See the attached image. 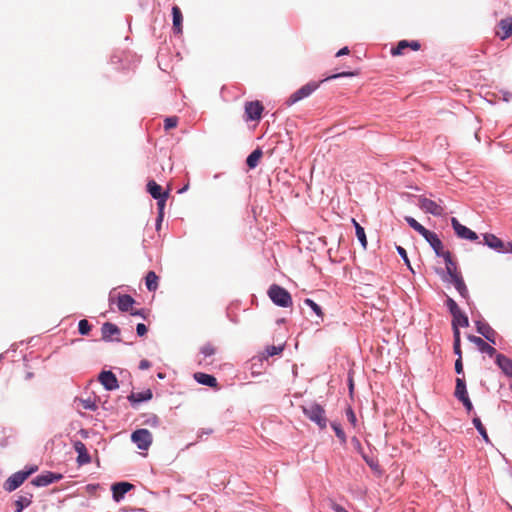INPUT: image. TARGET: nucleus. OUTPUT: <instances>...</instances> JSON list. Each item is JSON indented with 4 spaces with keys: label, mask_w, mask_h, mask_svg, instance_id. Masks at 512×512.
<instances>
[{
    "label": "nucleus",
    "mask_w": 512,
    "mask_h": 512,
    "mask_svg": "<svg viewBox=\"0 0 512 512\" xmlns=\"http://www.w3.org/2000/svg\"><path fill=\"white\" fill-rule=\"evenodd\" d=\"M38 469L37 466H31L27 470H20L13 473L8 479L4 482L3 488L7 492H12L20 487L24 481Z\"/></svg>",
    "instance_id": "f257e3e1"
},
{
    "label": "nucleus",
    "mask_w": 512,
    "mask_h": 512,
    "mask_svg": "<svg viewBox=\"0 0 512 512\" xmlns=\"http://www.w3.org/2000/svg\"><path fill=\"white\" fill-rule=\"evenodd\" d=\"M172 18H173V30L175 33L180 34L182 32V21L183 16L178 6L172 7Z\"/></svg>",
    "instance_id": "bb28decb"
},
{
    "label": "nucleus",
    "mask_w": 512,
    "mask_h": 512,
    "mask_svg": "<svg viewBox=\"0 0 512 512\" xmlns=\"http://www.w3.org/2000/svg\"><path fill=\"white\" fill-rule=\"evenodd\" d=\"M74 449L77 452V463L85 465L91 462V457L87 451L85 444L81 441L74 443Z\"/></svg>",
    "instance_id": "aec40b11"
},
{
    "label": "nucleus",
    "mask_w": 512,
    "mask_h": 512,
    "mask_svg": "<svg viewBox=\"0 0 512 512\" xmlns=\"http://www.w3.org/2000/svg\"><path fill=\"white\" fill-rule=\"evenodd\" d=\"M83 407L90 411H95L97 409V405L95 401L91 399H86L82 401Z\"/></svg>",
    "instance_id": "49530a36"
},
{
    "label": "nucleus",
    "mask_w": 512,
    "mask_h": 512,
    "mask_svg": "<svg viewBox=\"0 0 512 512\" xmlns=\"http://www.w3.org/2000/svg\"><path fill=\"white\" fill-rule=\"evenodd\" d=\"M476 330L481 334L488 342L496 344V331L486 322L482 320L475 321Z\"/></svg>",
    "instance_id": "f8f14e48"
},
{
    "label": "nucleus",
    "mask_w": 512,
    "mask_h": 512,
    "mask_svg": "<svg viewBox=\"0 0 512 512\" xmlns=\"http://www.w3.org/2000/svg\"><path fill=\"white\" fill-rule=\"evenodd\" d=\"M33 494L27 490H21L17 499L15 500V512H22L25 508L32 503Z\"/></svg>",
    "instance_id": "f3484780"
},
{
    "label": "nucleus",
    "mask_w": 512,
    "mask_h": 512,
    "mask_svg": "<svg viewBox=\"0 0 512 512\" xmlns=\"http://www.w3.org/2000/svg\"><path fill=\"white\" fill-rule=\"evenodd\" d=\"M132 442L140 450H148L152 444V434L145 428L137 429L131 434Z\"/></svg>",
    "instance_id": "39448f33"
},
{
    "label": "nucleus",
    "mask_w": 512,
    "mask_h": 512,
    "mask_svg": "<svg viewBox=\"0 0 512 512\" xmlns=\"http://www.w3.org/2000/svg\"><path fill=\"white\" fill-rule=\"evenodd\" d=\"M353 225L355 227V233L358 241L360 242L361 246L366 249L367 247V238L365 234L364 228L355 220L352 219Z\"/></svg>",
    "instance_id": "2f4dec72"
},
{
    "label": "nucleus",
    "mask_w": 512,
    "mask_h": 512,
    "mask_svg": "<svg viewBox=\"0 0 512 512\" xmlns=\"http://www.w3.org/2000/svg\"><path fill=\"white\" fill-rule=\"evenodd\" d=\"M99 382L103 385L105 390L113 391L119 388V382L116 375L109 370H103L99 374Z\"/></svg>",
    "instance_id": "9d476101"
},
{
    "label": "nucleus",
    "mask_w": 512,
    "mask_h": 512,
    "mask_svg": "<svg viewBox=\"0 0 512 512\" xmlns=\"http://www.w3.org/2000/svg\"><path fill=\"white\" fill-rule=\"evenodd\" d=\"M404 220L412 229L418 232L422 237H424L430 231L411 216H405Z\"/></svg>",
    "instance_id": "c85d7f7f"
},
{
    "label": "nucleus",
    "mask_w": 512,
    "mask_h": 512,
    "mask_svg": "<svg viewBox=\"0 0 512 512\" xmlns=\"http://www.w3.org/2000/svg\"><path fill=\"white\" fill-rule=\"evenodd\" d=\"M349 53V49L348 47H343L341 48L337 53H336V56L337 57H340V56H343V55H347Z\"/></svg>",
    "instance_id": "052dcab7"
},
{
    "label": "nucleus",
    "mask_w": 512,
    "mask_h": 512,
    "mask_svg": "<svg viewBox=\"0 0 512 512\" xmlns=\"http://www.w3.org/2000/svg\"><path fill=\"white\" fill-rule=\"evenodd\" d=\"M177 123H178V118L173 116V117H167L165 120H164V128L166 130H169V129H172V128H175L177 126Z\"/></svg>",
    "instance_id": "37998d69"
},
{
    "label": "nucleus",
    "mask_w": 512,
    "mask_h": 512,
    "mask_svg": "<svg viewBox=\"0 0 512 512\" xmlns=\"http://www.w3.org/2000/svg\"><path fill=\"white\" fill-rule=\"evenodd\" d=\"M153 397V393L150 389H147L142 392L134 393L132 392L130 395H128L127 399L130 402V404L135 407L137 404L141 402H147L151 400Z\"/></svg>",
    "instance_id": "412c9836"
},
{
    "label": "nucleus",
    "mask_w": 512,
    "mask_h": 512,
    "mask_svg": "<svg viewBox=\"0 0 512 512\" xmlns=\"http://www.w3.org/2000/svg\"><path fill=\"white\" fill-rule=\"evenodd\" d=\"M351 443H352L353 447L355 448V450L358 453H360L361 455L364 454L361 442H360V440L357 437H355V436L352 437L351 438Z\"/></svg>",
    "instance_id": "de8ad7c7"
},
{
    "label": "nucleus",
    "mask_w": 512,
    "mask_h": 512,
    "mask_svg": "<svg viewBox=\"0 0 512 512\" xmlns=\"http://www.w3.org/2000/svg\"><path fill=\"white\" fill-rule=\"evenodd\" d=\"M467 339L475 344L479 351L482 353L487 354L490 357H494L497 353L496 349L492 347L490 344L485 342L481 337L475 336V335H468Z\"/></svg>",
    "instance_id": "4468645a"
},
{
    "label": "nucleus",
    "mask_w": 512,
    "mask_h": 512,
    "mask_svg": "<svg viewBox=\"0 0 512 512\" xmlns=\"http://www.w3.org/2000/svg\"><path fill=\"white\" fill-rule=\"evenodd\" d=\"M60 479H62L61 474L47 471L43 474L37 475L32 480L31 484L35 487H45L59 481Z\"/></svg>",
    "instance_id": "1a4fd4ad"
},
{
    "label": "nucleus",
    "mask_w": 512,
    "mask_h": 512,
    "mask_svg": "<svg viewBox=\"0 0 512 512\" xmlns=\"http://www.w3.org/2000/svg\"><path fill=\"white\" fill-rule=\"evenodd\" d=\"M102 339L106 342L113 341L114 335L120 334V329L116 324L105 322L101 327Z\"/></svg>",
    "instance_id": "4be33fe9"
},
{
    "label": "nucleus",
    "mask_w": 512,
    "mask_h": 512,
    "mask_svg": "<svg viewBox=\"0 0 512 512\" xmlns=\"http://www.w3.org/2000/svg\"><path fill=\"white\" fill-rule=\"evenodd\" d=\"M133 488V485L129 482H117L111 486L112 497L115 502H120L125 494Z\"/></svg>",
    "instance_id": "2eb2a0df"
},
{
    "label": "nucleus",
    "mask_w": 512,
    "mask_h": 512,
    "mask_svg": "<svg viewBox=\"0 0 512 512\" xmlns=\"http://www.w3.org/2000/svg\"><path fill=\"white\" fill-rule=\"evenodd\" d=\"M334 512H348L343 506L335 504L333 506Z\"/></svg>",
    "instance_id": "680f3d73"
},
{
    "label": "nucleus",
    "mask_w": 512,
    "mask_h": 512,
    "mask_svg": "<svg viewBox=\"0 0 512 512\" xmlns=\"http://www.w3.org/2000/svg\"><path fill=\"white\" fill-rule=\"evenodd\" d=\"M158 276L154 271H149L145 277L146 288L150 292H154L158 289Z\"/></svg>",
    "instance_id": "c756f323"
},
{
    "label": "nucleus",
    "mask_w": 512,
    "mask_h": 512,
    "mask_svg": "<svg viewBox=\"0 0 512 512\" xmlns=\"http://www.w3.org/2000/svg\"><path fill=\"white\" fill-rule=\"evenodd\" d=\"M194 379L201 385H205L208 387H217V379L210 374H206L203 372H197L194 374Z\"/></svg>",
    "instance_id": "393cba45"
},
{
    "label": "nucleus",
    "mask_w": 512,
    "mask_h": 512,
    "mask_svg": "<svg viewBox=\"0 0 512 512\" xmlns=\"http://www.w3.org/2000/svg\"><path fill=\"white\" fill-rule=\"evenodd\" d=\"M406 48L417 51L420 49V43L418 41L401 40L395 48H392L391 53L392 55H401Z\"/></svg>",
    "instance_id": "5701e85b"
},
{
    "label": "nucleus",
    "mask_w": 512,
    "mask_h": 512,
    "mask_svg": "<svg viewBox=\"0 0 512 512\" xmlns=\"http://www.w3.org/2000/svg\"><path fill=\"white\" fill-rule=\"evenodd\" d=\"M143 417L145 418V420L143 421V424L145 425L156 428L160 424V420L156 414H144Z\"/></svg>",
    "instance_id": "e433bc0d"
},
{
    "label": "nucleus",
    "mask_w": 512,
    "mask_h": 512,
    "mask_svg": "<svg viewBox=\"0 0 512 512\" xmlns=\"http://www.w3.org/2000/svg\"><path fill=\"white\" fill-rule=\"evenodd\" d=\"M440 257H442L446 263V276L444 278L450 279L453 275H459L456 271V263L453 261L449 251L444 252Z\"/></svg>",
    "instance_id": "b1692460"
},
{
    "label": "nucleus",
    "mask_w": 512,
    "mask_h": 512,
    "mask_svg": "<svg viewBox=\"0 0 512 512\" xmlns=\"http://www.w3.org/2000/svg\"><path fill=\"white\" fill-rule=\"evenodd\" d=\"M131 315L144 317V310L141 309V310L132 311Z\"/></svg>",
    "instance_id": "0e129e2a"
},
{
    "label": "nucleus",
    "mask_w": 512,
    "mask_h": 512,
    "mask_svg": "<svg viewBox=\"0 0 512 512\" xmlns=\"http://www.w3.org/2000/svg\"><path fill=\"white\" fill-rule=\"evenodd\" d=\"M282 351H283V346L282 345H278V346L271 345V346H268L266 348V357H272V356L278 355Z\"/></svg>",
    "instance_id": "79ce46f5"
},
{
    "label": "nucleus",
    "mask_w": 512,
    "mask_h": 512,
    "mask_svg": "<svg viewBox=\"0 0 512 512\" xmlns=\"http://www.w3.org/2000/svg\"><path fill=\"white\" fill-rule=\"evenodd\" d=\"M134 303V298L128 294L119 295L117 298V306L121 312L129 311Z\"/></svg>",
    "instance_id": "a878e982"
},
{
    "label": "nucleus",
    "mask_w": 512,
    "mask_h": 512,
    "mask_svg": "<svg viewBox=\"0 0 512 512\" xmlns=\"http://www.w3.org/2000/svg\"><path fill=\"white\" fill-rule=\"evenodd\" d=\"M499 27L502 30L500 34L501 39H506L512 34V16L502 19L499 22Z\"/></svg>",
    "instance_id": "cd10ccee"
},
{
    "label": "nucleus",
    "mask_w": 512,
    "mask_h": 512,
    "mask_svg": "<svg viewBox=\"0 0 512 512\" xmlns=\"http://www.w3.org/2000/svg\"><path fill=\"white\" fill-rule=\"evenodd\" d=\"M32 377H33V373H32V372H28V373L26 374V377H25V378L28 380V379H31Z\"/></svg>",
    "instance_id": "338daca9"
},
{
    "label": "nucleus",
    "mask_w": 512,
    "mask_h": 512,
    "mask_svg": "<svg viewBox=\"0 0 512 512\" xmlns=\"http://www.w3.org/2000/svg\"><path fill=\"white\" fill-rule=\"evenodd\" d=\"M446 306L452 317H456V314L461 311L457 303L450 297H448L446 300Z\"/></svg>",
    "instance_id": "ea45409f"
},
{
    "label": "nucleus",
    "mask_w": 512,
    "mask_h": 512,
    "mask_svg": "<svg viewBox=\"0 0 512 512\" xmlns=\"http://www.w3.org/2000/svg\"><path fill=\"white\" fill-rule=\"evenodd\" d=\"M473 425L474 427L476 428V430L478 431V433L481 435L482 439L486 442V443H489L490 440H489V437H488V434H487V431L484 427V425L482 424L480 418L478 417H475L473 418Z\"/></svg>",
    "instance_id": "72a5a7b5"
},
{
    "label": "nucleus",
    "mask_w": 512,
    "mask_h": 512,
    "mask_svg": "<svg viewBox=\"0 0 512 512\" xmlns=\"http://www.w3.org/2000/svg\"><path fill=\"white\" fill-rule=\"evenodd\" d=\"M455 372L460 375V374H463V363H462V357L461 358H457V360L455 361Z\"/></svg>",
    "instance_id": "603ef678"
},
{
    "label": "nucleus",
    "mask_w": 512,
    "mask_h": 512,
    "mask_svg": "<svg viewBox=\"0 0 512 512\" xmlns=\"http://www.w3.org/2000/svg\"><path fill=\"white\" fill-rule=\"evenodd\" d=\"M423 238L429 243L437 257H440L445 252L443 250V243L436 233L429 231Z\"/></svg>",
    "instance_id": "a211bd4d"
},
{
    "label": "nucleus",
    "mask_w": 512,
    "mask_h": 512,
    "mask_svg": "<svg viewBox=\"0 0 512 512\" xmlns=\"http://www.w3.org/2000/svg\"><path fill=\"white\" fill-rule=\"evenodd\" d=\"M150 367H151V363H150V361H148L146 359L141 360L140 363H139V369L140 370H146V369H148Z\"/></svg>",
    "instance_id": "bf43d9fd"
},
{
    "label": "nucleus",
    "mask_w": 512,
    "mask_h": 512,
    "mask_svg": "<svg viewBox=\"0 0 512 512\" xmlns=\"http://www.w3.org/2000/svg\"><path fill=\"white\" fill-rule=\"evenodd\" d=\"M494 357L495 363L502 370V372L508 377H512V360L500 353H496Z\"/></svg>",
    "instance_id": "6ab92c4d"
},
{
    "label": "nucleus",
    "mask_w": 512,
    "mask_h": 512,
    "mask_svg": "<svg viewBox=\"0 0 512 512\" xmlns=\"http://www.w3.org/2000/svg\"><path fill=\"white\" fill-rule=\"evenodd\" d=\"M91 330V325L86 319H82L78 323V331L81 335H87Z\"/></svg>",
    "instance_id": "a19ab883"
},
{
    "label": "nucleus",
    "mask_w": 512,
    "mask_h": 512,
    "mask_svg": "<svg viewBox=\"0 0 512 512\" xmlns=\"http://www.w3.org/2000/svg\"><path fill=\"white\" fill-rule=\"evenodd\" d=\"M460 343H461V341H454V343H453V350H454V353H455L459 358H461V357H462V352H461V346H460Z\"/></svg>",
    "instance_id": "5fc2aeb1"
},
{
    "label": "nucleus",
    "mask_w": 512,
    "mask_h": 512,
    "mask_svg": "<svg viewBox=\"0 0 512 512\" xmlns=\"http://www.w3.org/2000/svg\"><path fill=\"white\" fill-rule=\"evenodd\" d=\"M484 244L498 253L505 254L506 243L494 234L486 233L483 235Z\"/></svg>",
    "instance_id": "ddd939ff"
},
{
    "label": "nucleus",
    "mask_w": 512,
    "mask_h": 512,
    "mask_svg": "<svg viewBox=\"0 0 512 512\" xmlns=\"http://www.w3.org/2000/svg\"><path fill=\"white\" fill-rule=\"evenodd\" d=\"M364 461L366 462V464L371 468V469H377L378 468V463L376 461H374L372 458H369L367 455L363 454L362 455Z\"/></svg>",
    "instance_id": "09e8293b"
},
{
    "label": "nucleus",
    "mask_w": 512,
    "mask_h": 512,
    "mask_svg": "<svg viewBox=\"0 0 512 512\" xmlns=\"http://www.w3.org/2000/svg\"><path fill=\"white\" fill-rule=\"evenodd\" d=\"M110 60H111V63H113V64L121 62V58L119 56H117L116 54L112 55Z\"/></svg>",
    "instance_id": "e2e57ef3"
},
{
    "label": "nucleus",
    "mask_w": 512,
    "mask_h": 512,
    "mask_svg": "<svg viewBox=\"0 0 512 512\" xmlns=\"http://www.w3.org/2000/svg\"><path fill=\"white\" fill-rule=\"evenodd\" d=\"M263 106L259 101H251L245 104V116L247 121H256L261 118Z\"/></svg>",
    "instance_id": "9b49d317"
},
{
    "label": "nucleus",
    "mask_w": 512,
    "mask_h": 512,
    "mask_svg": "<svg viewBox=\"0 0 512 512\" xmlns=\"http://www.w3.org/2000/svg\"><path fill=\"white\" fill-rule=\"evenodd\" d=\"M454 341H461L459 326L452 324Z\"/></svg>",
    "instance_id": "13d9d810"
},
{
    "label": "nucleus",
    "mask_w": 512,
    "mask_h": 512,
    "mask_svg": "<svg viewBox=\"0 0 512 512\" xmlns=\"http://www.w3.org/2000/svg\"><path fill=\"white\" fill-rule=\"evenodd\" d=\"M452 324H455L456 326L459 327H468L469 320L468 317L462 311H460L456 314V317H453Z\"/></svg>",
    "instance_id": "c9c22d12"
},
{
    "label": "nucleus",
    "mask_w": 512,
    "mask_h": 512,
    "mask_svg": "<svg viewBox=\"0 0 512 512\" xmlns=\"http://www.w3.org/2000/svg\"><path fill=\"white\" fill-rule=\"evenodd\" d=\"M262 157V151L261 149L257 148L255 149L254 151H252L247 159H246V164L247 166L250 168V169H254L257 165H258V162L260 160V158Z\"/></svg>",
    "instance_id": "473e14b6"
},
{
    "label": "nucleus",
    "mask_w": 512,
    "mask_h": 512,
    "mask_svg": "<svg viewBox=\"0 0 512 512\" xmlns=\"http://www.w3.org/2000/svg\"><path fill=\"white\" fill-rule=\"evenodd\" d=\"M506 253H511L512 254V242H507L506 243V250H505V254Z\"/></svg>",
    "instance_id": "69168bd1"
},
{
    "label": "nucleus",
    "mask_w": 512,
    "mask_h": 512,
    "mask_svg": "<svg viewBox=\"0 0 512 512\" xmlns=\"http://www.w3.org/2000/svg\"><path fill=\"white\" fill-rule=\"evenodd\" d=\"M318 87L319 84L317 82H309L303 85L301 88L290 95V97L285 102L286 105L292 106L300 100L309 97Z\"/></svg>",
    "instance_id": "20e7f679"
},
{
    "label": "nucleus",
    "mask_w": 512,
    "mask_h": 512,
    "mask_svg": "<svg viewBox=\"0 0 512 512\" xmlns=\"http://www.w3.org/2000/svg\"><path fill=\"white\" fill-rule=\"evenodd\" d=\"M455 397L459 400L461 398L467 397L468 392L466 389V382L464 378H456V387H455Z\"/></svg>",
    "instance_id": "7c9ffc66"
},
{
    "label": "nucleus",
    "mask_w": 512,
    "mask_h": 512,
    "mask_svg": "<svg viewBox=\"0 0 512 512\" xmlns=\"http://www.w3.org/2000/svg\"><path fill=\"white\" fill-rule=\"evenodd\" d=\"M268 296L271 301L279 307L287 308L292 305L290 293L277 284H273L269 287Z\"/></svg>",
    "instance_id": "f03ea898"
},
{
    "label": "nucleus",
    "mask_w": 512,
    "mask_h": 512,
    "mask_svg": "<svg viewBox=\"0 0 512 512\" xmlns=\"http://www.w3.org/2000/svg\"><path fill=\"white\" fill-rule=\"evenodd\" d=\"M442 279H443V281L453 283L455 289L458 291V293L460 294V296L462 298H464L466 300L469 298V292H468L467 286H466L461 274L453 275V277L450 279H448V278H442Z\"/></svg>",
    "instance_id": "dca6fc26"
},
{
    "label": "nucleus",
    "mask_w": 512,
    "mask_h": 512,
    "mask_svg": "<svg viewBox=\"0 0 512 512\" xmlns=\"http://www.w3.org/2000/svg\"><path fill=\"white\" fill-rule=\"evenodd\" d=\"M201 353L205 356V357H210L212 355L215 354V348L213 347V345H211L210 343H207L205 345L202 346L201 348Z\"/></svg>",
    "instance_id": "c03bdc74"
},
{
    "label": "nucleus",
    "mask_w": 512,
    "mask_h": 512,
    "mask_svg": "<svg viewBox=\"0 0 512 512\" xmlns=\"http://www.w3.org/2000/svg\"><path fill=\"white\" fill-rule=\"evenodd\" d=\"M501 98L504 102H509L512 99V93L506 90L500 91Z\"/></svg>",
    "instance_id": "6e6d98bb"
},
{
    "label": "nucleus",
    "mask_w": 512,
    "mask_h": 512,
    "mask_svg": "<svg viewBox=\"0 0 512 512\" xmlns=\"http://www.w3.org/2000/svg\"><path fill=\"white\" fill-rule=\"evenodd\" d=\"M147 191L152 196V198L157 200L158 210H164L167 198L169 196L168 192H163L162 187L159 184H157L154 180H150L147 183Z\"/></svg>",
    "instance_id": "423d86ee"
},
{
    "label": "nucleus",
    "mask_w": 512,
    "mask_h": 512,
    "mask_svg": "<svg viewBox=\"0 0 512 512\" xmlns=\"http://www.w3.org/2000/svg\"><path fill=\"white\" fill-rule=\"evenodd\" d=\"M304 304L312 309V311L321 319H323V311L322 308L312 299L306 298L304 299Z\"/></svg>",
    "instance_id": "4c0bfd02"
},
{
    "label": "nucleus",
    "mask_w": 512,
    "mask_h": 512,
    "mask_svg": "<svg viewBox=\"0 0 512 512\" xmlns=\"http://www.w3.org/2000/svg\"><path fill=\"white\" fill-rule=\"evenodd\" d=\"M164 210H158V217L156 219V229L159 230L163 221Z\"/></svg>",
    "instance_id": "4d7b16f0"
},
{
    "label": "nucleus",
    "mask_w": 512,
    "mask_h": 512,
    "mask_svg": "<svg viewBox=\"0 0 512 512\" xmlns=\"http://www.w3.org/2000/svg\"><path fill=\"white\" fill-rule=\"evenodd\" d=\"M303 413L309 420L317 424L320 429L326 428L327 418L325 410L321 405L312 403L308 406H304Z\"/></svg>",
    "instance_id": "7ed1b4c3"
},
{
    "label": "nucleus",
    "mask_w": 512,
    "mask_h": 512,
    "mask_svg": "<svg viewBox=\"0 0 512 512\" xmlns=\"http://www.w3.org/2000/svg\"><path fill=\"white\" fill-rule=\"evenodd\" d=\"M464 405V407L467 409L468 412H470L473 409L472 402L469 398V396L459 399Z\"/></svg>",
    "instance_id": "3c124183"
},
{
    "label": "nucleus",
    "mask_w": 512,
    "mask_h": 512,
    "mask_svg": "<svg viewBox=\"0 0 512 512\" xmlns=\"http://www.w3.org/2000/svg\"><path fill=\"white\" fill-rule=\"evenodd\" d=\"M331 428L334 430L337 438L340 440L341 444H346L347 442V437H346V434L344 432V430L342 429L341 425L337 422H331Z\"/></svg>",
    "instance_id": "f704fd0d"
},
{
    "label": "nucleus",
    "mask_w": 512,
    "mask_h": 512,
    "mask_svg": "<svg viewBox=\"0 0 512 512\" xmlns=\"http://www.w3.org/2000/svg\"><path fill=\"white\" fill-rule=\"evenodd\" d=\"M397 253L400 255L405 265L409 268V270L414 273V270L411 266L410 260L408 258L406 250L402 246H396Z\"/></svg>",
    "instance_id": "58836bf2"
},
{
    "label": "nucleus",
    "mask_w": 512,
    "mask_h": 512,
    "mask_svg": "<svg viewBox=\"0 0 512 512\" xmlns=\"http://www.w3.org/2000/svg\"><path fill=\"white\" fill-rule=\"evenodd\" d=\"M354 75H355L354 72H341V73H337V74H334V75L328 77L327 80L328 79H337V78H341V77H351Z\"/></svg>",
    "instance_id": "864d4df0"
},
{
    "label": "nucleus",
    "mask_w": 512,
    "mask_h": 512,
    "mask_svg": "<svg viewBox=\"0 0 512 512\" xmlns=\"http://www.w3.org/2000/svg\"><path fill=\"white\" fill-rule=\"evenodd\" d=\"M418 206L421 210L426 213L432 214L433 216H442L444 209L442 206L437 204L435 201L426 197L420 196L418 198Z\"/></svg>",
    "instance_id": "0eeeda50"
},
{
    "label": "nucleus",
    "mask_w": 512,
    "mask_h": 512,
    "mask_svg": "<svg viewBox=\"0 0 512 512\" xmlns=\"http://www.w3.org/2000/svg\"><path fill=\"white\" fill-rule=\"evenodd\" d=\"M346 416H347V419L350 422V424L355 427L357 424V417L351 407H348L346 409Z\"/></svg>",
    "instance_id": "a18cd8bd"
},
{
    "label": "nucleus",
    "mask_w": 512,
    "mask_h": 512,
    "mask_svg": "<svg viewBox=\"0 0 512 512\" xmlns=\"http://www.w3.org/2000/svg\"><path fill=\"white\" fill-rule=\"evenodd\" d=\"M136 333L138 336L142 337L147 333V327L143 323H138L136 326Z\"/></svg>",
    "instance_id": "8fccbe9b"
},
{
    "label": "nucleus",
    "mask_w": 512,
    "mask_h": 512,
    "mask_svg": "<svg viewBox=\"0 0 512 512\" xmlns=\"http://www.w3.org/2000/svg\"><path fill=\"white\" fill-rule=\"evenodd\" d=\"M451 225L456 233V235L461 239H466L470 241H476L478 239V235L469 229L468 227L462 225L457 218H451Z\"/></svg>",
    "instance_id": "6e6552de"
},
{
    "label": "nucleus",
    "mask_w": 512,
    "mask_h": 512,
    "mask_svg": "<svg viewBox=\"0 0 512 512\" xmlns=\"http://www.w3.org/2000/svg\"><path fill=\"white\" fill-rule=\"evenodd\" d=\"M157 377H158L159 379H164V378H165V374H164V373L159 372V373L157 374Z\"/></svg>",
    "instance_id": "774afa93"
}]
</instances>
